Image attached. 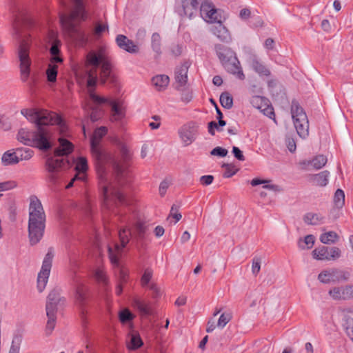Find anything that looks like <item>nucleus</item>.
<instances>
[{"mask_svg": "<svg viewBox=\"0 0 353 353\" xmlns=\"http://www.w3.org/2000/svg\"><path fill=\"white\" fill-rule=\"evenodd\" d=\"M48 321L46 323V331L47 334H50L54 330L56 324L57 312L46 311Z\"/></svg>", "mask_w": 353, "mask_h": 353, "instance_id": "nucleus-37", "label": "nucleus"}, {"mask_svg": "<svg viewBox=\"0 0 353 353\" xmlns=\"http://www.w3.org/2000/svg\"><path fill=\"white\" fill-rule=\"evenodd\" d=\"M53 256L54 255L52 249H49L43 259L41 269L38 274L37 288L39 292L43 291L48 283Z\"/></svg>", "mask_w": 353, "mask_h": 353, "instance_id": "nucleus-13", "label": "nucleus"}, {"mask_svg": "<svg viewBox=\"0 0 353 353\" xmlns=\"http://www.w3.org/2000/svg\"><path fill=\"white\" fill-rule=\"evenodd\" d=\"M232 319V315L230 313H223L221 314L218 322H217V326L223 328L228 323L230 322V321Z\"/></svg>", "mask_w": 353, "mask_h": 353, "instance_id": "nucleus-52", "label": "nucleus"}, {"mask_svg": "<svg viewBox=\"0 0 353 353\" xmlns=\"http://www.w3.org/2000/svg\"><path fill=\"white\" fill-rule=\"evenodd\" d=\"M34 137V131L27 129H21L17 134V139L24 145L32 146Z\"/></svg>", "mask_w": 353, "mask_h": 353, "instance_id": "nucleus-30", "label": "nucleus"}, {"mask_svg": "<svg viewBox=\"0 0 353 353\" xmlns=\"http://www.w3.org/2000/svg\"><path fill=\"white\" fill-rule=\"evenodd\" d=\"M313 257L321 261H334L341 256V251L337 247L330 248L323 246L312 251Z\"/></svg>", "mask_w": 353, "mask_h": 353, "instance_id": "nucleus-16", "label": "nucleus"}, {"mask_svg": "<svg viewBox=\"0 0 353 353\" xmlns=\"http://www.w3.org/2000/svg\"><path fill=\"white\" fill-rule=\"evenodd\" d=\"M327 161V159L323 154L316 156L312 161V165L315 169L322 168Z\"/></svg>", "mask_w": 353, "mask_h": 353, "instance_id": "nucleus-45", "label": "nucleus"}, {"mask_svg": "<svg viewBox=\"0 0 353 353\" xmlns=\"http://www.w3.org/2000/svg\"><path fill=\"white\" fill-rule=\"evenodd\" d=\"M214 176L212 175H204L200 178V182L203 185H209L212 183Z\"/></svg>", "mask_w": 353, "mask_h": 353, "instance_id": "nucleus-62", "label": "nucleus"}, {"mask_svg": "<svg viewBox=\"0 0 353 353\" xmlns=\"http://www.w3.org/2000/svg\"><path fill=\"white\" fill-rule=\"evenodd\" d=\"M107 132L108 128L106 127H99L94 130L90 139L91 152L95 161L97 174L101 180L105 179L106 176V165L109 163L112 164L117 174H123L125 170L117 161L112 158L110 153L99 147L101 139Z\"/></svg>", "mask_w": 353, "mask_h": 353, "instance_id": "nucleus-4", "label": "nucleus"}, {"mask_svg": "<svg viewBox=\"0 0 353 353\" xmlns=\"http://www.w3.org/2000/svg\"><path fill=\"white\" fill-rule=\"evenodd\" d=\"M30 42L23 39L19 46L17 57L19 62L20 79L27 83L30 88H33L37 83V76L31 72L32 60L30 57L29 50Z\"/></svg>", "mask_w": 353, "mask_h": 353, "instance_id": "nucleus-7", "label": "nucleus"}, {"mask_svg": "<svg viewBox=\"0 0 353 353\" xmlns=\"http://www.w3.org/2000/svg\"><path fill=\"white\" fill-rule=\"evenodd\" d=\"M74 286V304L81 310V315L85 314V308L90 299V288L79 279L75 280Z\"/></svg>", "mask_w": 353, "mask_h": 353, "instance_id": "nucleus-11", "label": "nucleus"}, {"mask_svg": "<svg viewBox=\"0 0 353 353\" xmlns=\"http://www.w3.org/2000/svg\"><path fill=\"white\" fill-rule=\"evenodd\" d=\"M89 97L98 104L108 103L111 107L110 121H121L125 117V108L122 102L110 100L108 98L98 96L92 89L89 90Z\"/></svg>", "mask_w": 353, "mask_h": 353, "instance_id": "nucleus-10", "label": "nucleus"}, {"mask_svg": "<svg viewBox=\"0 0 353 353\" xmlns=\"http://www.w3.org/2000/svg\"><path fill=\"white\" fill-rule=\"evenodd\" d=\"M189 68V64L184 63L180 66L177 67L175 70V81H176V88L181 90L184 87L188 82V72Z\"/></svg>", "mask_w": 353, "mask_h": 353, "instance_id": "nucleus-22", "label": "nucleus"}, {"mask_svg": "<svg viewBox=\"0 0 353 353\" xmlns=\"http://www.w3.org/2000/svg\"><path fill=\"white\" fill-rule=\"evenodd\" d=\"M134 230L137 237L139 239H143L148 230V225H146L145 223L139 221L134 225Z\"/></svg>", "mask_w": 353, "mask_h": 353, "instance_id": "nucleus-46", "label": "nucleus"}, {"mask_svg": "<svg viewBox=\"0 0 353 353\" xmlns=\"http://www.w3.org/2000/svg\"><path fill=\"white\" fill-rule=\"evenodd\" d=\"M220 103L226 109H230L233 105V98L230 93L225 92L220 95Z\"/></svg>", "mask_w": 353, "mask_h": 353, "instance_id": "nucleus-40", "label": "nucleus"}, {"mask_svg": "<svg viewBox=\"0 0 353 353\" xmlns=\"http://www.w3.org/2000/svg\"><path fill=\"white\" fill-rule=\"evenodd\" d=\"M132 319L133 315L128 309H125L119 313V320L123 323H127Z\"/></svg>", "mask_w": 353, "mask_h": 353, "instance_id": "nucleus-55", "label": "nucleus"}, {"mask_svg": "<svg viewBox=\"0 0 353 353\" xmlns=\"http://www.w3.org/2000/svg\"><path fill=\"white\" fill-rule=\"evenodd\" d=\"M59 148L55 149L54 156L48 157L45 163V168L48 172L46 180L51 185H56L58 183L59 170L65 165L70 164L69 161L62 157L70 154L73 150V145L69 141L59 138Z\"/></svg>", "mask_w": 353, "mask_h": 353, "instance_id": "nucleus-6", "label": "nucleus"}, {"mask_svg": "<svg viewBox=\"0 0 353 353\" xmlns=\"http://www.w3.org/2000/svg\"><path fill=\"white\" fill-rule=\"evenodd\" d=\"M210 154L224 157L228 154V150L221 147H216L210 152Z\"/></svg>", "mask_w": 353, "mask_h": 353, "instance_id": "nucleus-58", "label": "nucleus"}, {"mask_svg": "<svg viewBox=\"0 0 353 353\" xmlns=\"http://www.w3.org/2000/svg\"><path fill=\"white\" fill-rule=\"evenodd\" d=\"M75 170L78 172L84 173L88 170L87 159L85 157H79L77 159Z\"/></svg>", "mask_w": 353, "mask_h": 353, "instance_id": "nucleus-49", "label": "nucleus"}, {"mask_svg": "<svg viewBox=\"0 0 353 353\" xmlns=\"http://www.w3.org/2000/svg\"><path fill=\"white\" fill-rule=\"evenodd\" d=\"M303 220L305 223L313 225L324 223V217L321 214L312 212L307 213L304 216Z\"/></svg>", "mask_w": 353, "mask_h": 353, "instance_id": "nucleus-32", "label": "nucleus"}, {"mask_svg": "<svg viewBox=\"0 0 353 353\" xmlns=\"http://www.w3.org/2000/svg\"><path fill=\"white\" fill-rule=\"evenodd\" d=\"M170 78L165 74H159L152 79V83L157 91L165 90L168 85Z\"/></svg>", "mask_w": 353, "mask_h": 353, "instance_id": "nucleus-27", "label": "nucleus"}, {"mask_svg": "<svg viewBox=\"0 0 353 353\" xmlns=\"http://www.w3.org/2000/svg\"><path fill=\"white\" fill-rule=\"evenodd\" d=\"M173 217L175 219V223L178 222L182 217L181 214L178 212L174 205H172L170 210V214L168 219Z\"/></svg>", "mask_w": 353, "mask_h": 353, "instance_id": "nucleus-61", "label": "nucleus"}, {"mask_svg": "<svg viewBox=\"0 0 353 353\" xmlns=\"http://www.w3.org/2000/svg\"><path fill=\"white\" fill-rule=\"evenodd\" d=\"M131 232L126 229L121 230L119 232V236L121 241V245L118 243L114 244V248L108 245V256L112 265L119 266V256L121 253L122 249L129 242V235Z\"/></svg>", "mask_w": 353, "mask_h": 353, "instance_id": "nucleus-14", "label": "nucleus"}, {"mask_svg": "<svg viewBox=\"0 0 353 353\" xmlns=\"http://www.w3.org/2000/svg\"><path fill=\"white\" fill-rule=\"evenodd\" d=\"M105 50L100 48L97 51H90L86 57V65H90L92 68L87 70V85L88 92L92 89L94 92V87L98 81V68L101 65L99 72V81L101 84H105L109 80L110 83L115 82L114 75L112 72V64L108 57L106 55Z\"/></svg>", "mask_w": 353, "mask_h": 353, "instance_id": "nucleus-2", "label": "nucleus"}, {"mask_svg": "<svg viewBox=\"0 0 353 353\" xmlns=\"http://www.w3.org/2000/svg\"><path fill=\"white\" fill-rule=\"evenodd\" d=\"M215 50L221 63H223L232 55L236 54V53L231 48L221 44H217L215 46Z\"/></svg>", "mask_w": 353, "mask_h": 353, "instance_id": "nucleus-28", "label": "nucleus"}, {"mask_svg": "<svg viewBox=\"0 0 353 353\" xmlns=\"http://www.w3.org/2000/svg\"><path fill=\"white\" fill-rule=\"evenodd\" d=\"M261 260L259 257H254L252 260V272L255 276L258 274L261 270Z\"/></svg>", "mask_w": 353, "mask_h": 353, "instance_id": "nucleus-57", "label": "nucleus"}, {"mask_svg": "<svg viewBox=\"0 0 353 353\" xmlns=\"http://www.w3.org/2000/svg\"><path fill=\"white\" fill-rule=\"evenodd\" d=\"M22 342L21 335H15L12 341L9 353H19L20 346Z\"/></svg>", "mask_w": 353, "mask_h": 353, "instance_id": "nucleus-44", "label": "nucleus"}, {"mask_svg": "<svg viewBox=\"0 0 353 353\" xmlns=\"http://www.w3.org/2000/svg\"><path fill=\"white\" fill-rule=\"evenodd\" d=\"M318 279L323 283H336L334 268L325 270L318 275Z\"/></svg>", "mask_w": 353, "mask_h": 353, "instance_id": "nucleus-29", "label": "nucleus"}, {"mask_svg": "<svg viewBox=\"0 0 353 353\" xmlns=\"http://www.w3.org/2000/svg\"><path fill=\"white\" fill-rule=\"evenodd\" d=\"M17 183L15 181H7L0 183V192L8 191L15 188Z\"/></svg>", "mask_w": 353, "mask_h": 353, "instance_id": "nucleus-54", "label": "nucleus"}, {"mask_svg": "<svg viewBox=\"0 0 353 353\" xmlns=\"http://www.w3.org/2000/svg\"><path fill=\"white\" fill-rule=\"evenodd\" d=\"M223 167L225 169V172L223 174L225 178L231 177L237 172V169L233 164L224 163L223 164Z\"/></svg>", "mask_w": 353, "mask_h": 353, "instance_id": "nucleus-51", "label": "nucleus"}, {"mask_svg": "<svg viewBox=\"0 0 353 353\" xmlns=\"http://www.w3.org/2000/svg\"><path fill=\"white\" fill-rule=\"evenodd\" d=\"M201 17L208 23H216L218 20L217 10L209 1H203L200 6Z\"/></svg>", "mask_w": 353, "mask_h": 353, "instance_id": "nucleus-20", "label": "nucleus"}, {"mask_svg": "<svg viewBox=\"0 0 353 353\" xmlns=\"http://www.w3.org/2000/svg\"><path fill=\"white\" fill-rule=\"evenodd\" d=\"M250 102L254 108L259 110L264 115L275 121L274 108L267 98L256 95L251 97Z\"/></svg>", "mask_w": 353, "mask_h": 353, "instance_id": "nucleus-15", "label": "nucleus"}, {"mask_svg": "<svg viewBox=\"0 0 353 353\" xmlns=\"http://www.w3.org/2000/svg\"><path fill=\"white\" fill-rule=\"evenodd\" d=\"M34 152L30 149H26L23 151V153L21 154L20 160H28L31 159L33 156Z\"/></svg>", "mask_w": 353, "mask_h": 353, "instance_id": "nucleus-63", "label": "nucleus"}, {"mask_svg": "<svg viewBox=\"0 0 353 353\" xmlns=\"http://www.w3.org/2000/svg\"><path fill=\"white\" fill-rule=\"evenodd\" d=\"M221 64L229 73L236 75V77L241 80L245 79V74L241 67L240 62L236 57V54L229 57L223 63H221Z\"/></svg>", "mask_w": 353, "mask_h": 353, "instance_id": "nucleus-19", "label": "nucleus"}, {"mask_svg": "<svg viewBox=\"0 0 353 353\" xmlns=\"http://www.w3.org/2000/svg\"><path fill=\"white\" fill-rule=\"evenodd\" d=\"M334 203L336 208H342L345 204V193L341 189H337L334 196Z\"/></svg>", "mask_w": 353, "mask_h": 353, "instance_id": "nucleus-41", "label": "nucleus"}, {"mask_svg": "<svg viewBox=\"0 0 353 353\" xmlns=\"http://www.w3.org/2000/svg\"><path fill=\"white\" fill-rule=\"evenodd\" d=\"M49 37L52 40V45L50 48V53L52 55L50 61L52 63H61L63 61L62 58L59 56L60 53V46L61 45V41L56 39V34L53 32L49 33Z\"/></svg>", "mask_w": 353, "mask_h": 353, "instance_id": "nucleus-23", "label": "nucleus"}, {"mask_svg": "<svg viewBox=\"0 0 353 353\" xmlns=\"http://www.w3.org/2000/svg\"><path fill=\"white\" fill-rule=\"evenodd\" d=\"M133 305L142 315L148 316L153 314V309L150 303L135 299L133 301Z\"/></svg>", "mask_w": 353, "mask_h": 353, "instance_id": "nucleus-31", "label": "nucleus"}, {"mask_svg": "<svg viewBox=\"0 0 353 353\" xmlns=\"http://www.w3.org/2000/svg\"><path fill=\"white\" fill-rule=\"evenodd\" d=\"M181 5L183 14L189 18L193 17L197 12L199 8L198 0H181Z\"/></svg>", "mask_w": 353, "mask_h": 353, "instance_id": "nucleus-25", "label": "nucleus"}, {"mask_svg": "<svg viewBox=\"0 0 353 353\" xmlns=\"http://www.w3.org/2000/svg\"><path fill=\"white\" fill-rule=\"evenodd\" d=\"M285 143H286V145H287L288 150L291 152H294L296 150V145L295 141L293 138L287 137L285 139Z\"/></svg>", "mask_w": 353, "mask_h": 353, "instance_id": "nucleus-59", "label": "nucleus"}, {"mask_svg": "<svg viewBox=\"0 0 353 353\" xmlns=\"http://www.w3.org/2000/svg\"><path fill=\"white\" fill-rule=\"evenodd\" d=\"M115 41L119 48L130 54H136L139 52V46L123 34H118Z\"/></svg>", "mask_w": 353, "mask_h": 353, "instance_id": "nucleus-21", "label": "nucleus"}, {"mask_svg": "<svg viewBox=\"0 0 353 353\" xmlns=\"http://www.w3.org/2000/svg\"><path fill=\"white\" fill-rule=\"evenodd\" d=\"M314 243V237L312 234L307 235L304 238L303 241H302L301 239L299 241V246L302 250L311 248L313 246Z\"/></svg>", "mask_w": 353, "mask_h": 353, "instance_id": "nucleus-42", "label": "nucleus"}, {"mask_svg": "<svg viewBox=\"0 0 353 353\" xmlns=\"http://www.w3.org/2000/svg\"><path fill=\"white\" fill-rule=\"evenodd\" d=\"M65 301V297L61 296V290L55 288L50 292L47 297L46 310V311L57 312V305H64Z\"/></svg>", "mask_w": 353, "mask_h": 353, "instance_id": "nucleus-18", "label": "nucleus"}, {"mask_svg": "<svg viewBox=\"0 0 353 353\" xmlns=\"http://www.w3.org/2000/svg\"><path fill=\"white\" fill-rule=\"evenodd\" d=\"M87 18L86 12L82 0H73V8L69 14H61L60 22L64 29L71 34H77L83 37V34L79 32L74 21L76 20L85 21Z\"/></svg>", "mask_w": 353, "mask_h": 353, "instance_id": "nucleus-8", "label": "nucleus"}, {"mask_svg": "<svg viewBox=\"0 0 353 353\" xmlns=\"http://www.w3.org/2000/svg\"><path fill=\"white\" fill-rule=\"evenodd\" d=\"M336 283L347 281L350 279V274L349 272L334 268Z\"/></svg>", "mask_w": 353, "mask_h": 353, "instance_id": "nucleus-43", "label": "nucleus"}, {"mask_svg": "<svg viewBox=\"0 0 353 353\" xmlns=\"http://www.w3.org/2000/svg\"><path fill=\"white\" fill-rule=\"evenodd\" d=\"M120 156L121 158L119 159L111 154L112 158L117 161L119 163V164L125 169L123 174H117L114 167H112L114 174L115 175V180L117 181L106 183V177H105V179H103L102 180L100 179L101 183H103L102 185L104 205L106 206L107 208H110L112 203H116L117 202H119V203L121 204L125 203V196L121 192L119 189V187L123 183L122 180L124 179L127 176V162L130 159L129 150L125 145H122L120 148ZM108 164L112 165L111 163H109ZM105 176H107V175Z\"/></svg>", "mask_w": 353, "mask_h": 353, "instance_id": "nucleus-3", "label": "nucleus"}, {"mask_svg": "<svg viewBox=\"0 0 353 353\" xmlns=\"http://www.w3.org/2000/svg\"><path fill=\"white\" fill-rule=\"evenodd\" d=\"M339 235L334 231L323 233L320 236V241L324 244L334 243L339 240Z\"/></svg>", "mask_w": 353, "mask_h": 353, "instance_id": "nucleus-36", "label": "nucleus"}, {"mask_svg": "<svg viewBox=\"0 0 353 353\" xmlns=\"http://www.w3.org/2000/svg\"><path fill=\"white\" fill-rule=\"evenodd\" d=\"M149 288L153 292V296L154 298L159 297L161 294L160 289L156 283H151Z\"/></svg>", "mask_w": 353, "mask_h": 353, "instance_id": "nucleus-64", "label": "nucleus"}, {"mask_svg": "<svg viewBox=\"0 0 353 353\" xmlns=\"http://www.w3.org/2000/svg\"><path fill=\"white\" fill-rule=\"evenodd\" d=\"M28 237L32 245L37 244L43 236L46 213L41 201L35 195L30 196Z\"/></svg>", "mask_w": 353, "mask_h": 353, "instance_id": "nucleus-5", "label": "nucleus"}, {"mask_svg": "<svg viewBox=\"0 0 353 353\" xmlns=\"http://www.w3.org/2000/svg\"><path fill=\"white\" fill-rule=\"evenodd\" d=\"M328 294L335 301L353 299V285L334 287L329 290Z\"/></svg>", "mask_w": 353, "mask_h": 353, "instance_id": "nucleus-17", "label": "nucleus"}, {"mask_svg": "<svg viewBox=\"0 0 353 353\" xmlns=\"http://www.w3.org/2000/svg\"><path fill=\"white\" fill-rule=\"evenodd\" d=\"M114 266V265H113ZM115 267L119 268V283L124 284L127 283L128 279L129 272L123 268H120L119 265Z\"/></svg>", "mask_w": 353, "mask_h": 353, "instance_id": "nucleus-56", "label": "nucleus"}, {"mask_svg": "<svg viewBox=\"0 0 353 353\" xmlns=\"http://www.w3.org/2000/svg\"><path fill=\"white\" fill-rule=\"evenodd\" d=\"M291 114L298 135L306 139L309 135V121L304 110L296 101H292Z\"/></svg>", "mask_w": 353, "mask_h": 353, "instance_id": "nucleus-9", "label": "nucleus"}, {"mask_svg": "<svg viewBox=\"0 0 353 353\" xmlns=\"http://www.w3.org/2000/svg\"><path fill=\"white\" fill-rule=\"evenodd\" d=\"M94 276L99 282H101L104 284L108 283V278L103 268H97L95 271Z\"/></svg>", "mask_w": 353, "mask_h": 353, "instance_id": "nucleus-53", "label": "nucleus"}, {"mask_svg": "<svg viewBox=\"0 0 353 353\" xmlns=\"http://www.w3.org/2000/svg\"><path fill=\"white\" fill-rule=\"evenodd\" d=\"M340 312L343 319V327L347 334L353 341V319L347 316V314L351 312V310L350 309L343 308L341 309Z\"/></svg>", "mask_w": 353, "mask_h": 353, "instance_id": "nucleus-26", "label": "nucleus"}, {"mask_svg": "<svg viewBox=\"0 0 353 353\" xmlns=\"http://www.w3.org/2000/svg\"><path fill=\"white\" fill-rule=\"evenodd\" d=\"M152 48L153 50L159 56L161 54V37L155 32L152 35Z\"/></svg>", "mask_w": 353, "mask_h": 353, "instance_id": "nucleus-47", "label": "nucleus"}, {"mask_svg": "<svg viewBox=\"0 0 353 353\" xmlns=\"http://www.w3.org/2000/svg\"><path fill=\"white\" fill-rule=\"evenodd\" d=\"M198 132L199 124L195 121L184 124L178 130L179 138L185 147L191 145L196 139Z\"/></svg>", "mask_w": 353, "mask_h": 353, "instance_id": "nucleus-12", "label": "nucleus"}, {"mask_svg": "<svg viewBox=\"0 0 353 353\" xmlns=\"http://www.w3.org/2000/svg\"><path fill=\"white\" fill-rule=\"evenodd\" d=\"M152 275L153 271L151 268H148L144 270L141 278V285L142 287L145 288L149 285L150 281L152 278Z\"/></svg>", "mask_w": 353, "mask_h": 353, "instance_id": "nucleus-48", "label": "nucleus"}, {"mask_svg": "<svg viewBox=\"0 0 353 353\" xmlns=\"http://www.w3.org/2000/svg\"><path fill=\"white\" fill-rule=\"evenodd\" d=\"M251 66L252 69L260 75L269 76L270 74V70L255 58L252 60Z\"/></svg>", "mask_w": 353, "mask_h": 353, "instance_id": "nucleus-38", "label": "nucleus"}, {"mask_svg": "<svg viewBox=\"0 0 353 353\" xmlns=\"http://www.w3.org/2000/svg\"><path fill=\"white\" fill-rule=\"evenodd\" d=\"M216 23V24L213 26L211 28L213 34L223 42H230L231 41V36L228 30L222 24L219 19H218Z\"/></svg>", "mask_w": 353, "mask_h": 353, "instance_id": "nucleus-24", "label": "nucleus"}, {"mask_svg": "<svg viewBox=\"0 0 353 353\" xmlns=\"http://www.w3.org/2000/svg\"><path fill=\"white\" fill-rule=\"evenodd\" d=\"M91 101L94 104L90 105V111H91L90 114V120L92 122H95V121L99 120L103 117V110L100 107L101 104H98V103H94L92 99H91Z\"/></svg>", "mask_w": 353, "mask_h": 353, "instance_id": "nucleus-34", "label": "nucleus"}, {"mask_svg": "<svg viewBox=\"0 0 353 353\" xmlns=\"http://www.w3.org/2000/svg\"><path fill=\"white\" fill-rule=\"evenodd\" d=\"M19 161L20 159L16 152L10 150L6 152L1 157V161L4 165L17 164Z\"/></svg>", "mask_w": 353, "mask_h": 353, "instance_id": "nucleus-33", "label": "nucleus"}, {"mask_svg": "<svg viewBox=\"0 0 353 353\" xmlns=\"http://www.w3.org/2000/svg\"><path fill=\"white\" fill-rule=\"evenodd\" d=\"M330 172L327 170L323 171L312 177L313 182L318 186H325L328 182Z\"/></svg>", "mask_w": 353, "mask_h": 353, "instance_id": "nucleus-35", "label": "nucleus"}, {"mask_svg": "<svg viewBox=\"0 0 353 353\" xmlns=\"http://www.w3.org/2000/svg\"><path fill=\"white\" fill-rule=\"evenodd\" d=\"M232 153L236 159L239 161H245V157L243 154V152L236 146H233L232 148Z\"/></svg>", "mask_w": 353, "mask_h": 353, "instance_id": "nucleus-60", "label": "nucleus"}, {"mask_svg": "<svg viewBox=\"0 0 353 353\" xmlns=\"http://www.w3.org/2000/svg\"><path fill=\"white\" fill-rule=\"evenodd\" d=\"M55 63L50 61L46 71L47 79L49 82H55L57 80L58 67Z\"/></svg>", "mask_w": 353, "mask_h": 353, "instance_id": "nucleus-39", "label": "nucleus"}, {"mask_svg": "<svg viewBox=\"0 0 353 353\" xmlns=\"http://www.w3.org/2000/svg\"><path fill=\"white\" fill-rule=\"evenodd\" d=\"M143 345V341L139 335L132 334L131 337L130 346L129 348L132 350L138 349Z\"/></svg>", "mask_w": 353, "mask_h": 353, "instance_id": "nucleus-50", "label": "nucleus"}, {"mask_svg": "<svg viewBox=\"0 0 353 353\" xmlns=\"http://www.w3.org/2000/svg\"><path fill=\"white\" fill-rule=\"evenodd\" d=\"M21 114L35 124L32 147L46 151L52 146L53 130L50 125H57L61 133H65L67 126L62 119L56 113L43 109H23Z\"/></svg>", "mask_w": 353, "mask_h": 353, "instance_id": "nucleus-1", "label": "nucleus"}]
</instances>
